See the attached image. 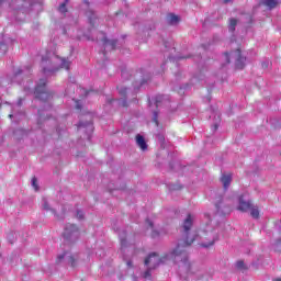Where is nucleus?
<instances>
[{"label":"nucleus","mask_w":281,"mask_h":281,"mask_svg":"<svg viewBox=\"0 0 281 281\" xmlns=\"http://www.w3.org/2000/svg\"><path fill=\"white\" fill-rule=\"evenodd\" d=\"M198 236L201 239L200 247L207 249V247H212L218 240V229L206 226L205 229L200 231Z\"/></svg>","instance_id":"obj_4"},{"label":"nucleus","mask_w":281,"mask_h":281,"mask_svg":"<svg viewBox=\"0 0 281 281\" xmlns=\"http://www.w3.org/2000/svg\"><path fill=\"white\" fill-rule=\"evenodd\" d=\"M224 58L226 63H229V58H235L237 69H243V67H245V60H247V58L243 57L239 49L235 53H231V55L226 53Z\"/></svg>","instance_id":"obj_6"},{"label":"nucleus","mask_w":281,"mask_h":281,"mask_svg":"<svg viewBox=\"0 0 281 281\" xmlns=\"http://www.w3.org/2000/svg\"><path fill=\"white\" fill-rule=\"evenodd\" d=\"M9 5L12 8L15 21H23V16H25V12H27L29 8L34 5V2L31 0H0V5Z\"/></svg>","instance_id":"obj_3"},{"label":"nucleus","mask_w":281,"mask_h":281,"mask_svg":"<svg viewBox=\"0 0 281 281\" xmlns=\"http://www.w3.org/2000/svg\"><path fill=\"white\" fill-rule=\"evenodd\" d=\"M9 117H10V119L14 117V114H10Z\"/></svg>","instance_id":"obj_30"},{"label":"nucleus","mask_w":281,"mask_h":281,"mask_svg":"<svg viewBox=\"0 0 281 281\" xmlns=\"http://www.w3.org/2000/svg\"><path fill=\"white\" fill-rule=\"evenodd\" d=\"M32 188H34L35 192H38V180L36 178H32Z\"/></svg>","instance_id":"obj_21"},{"label":"nucleus","mask_w":281,"mask_h":281,"mask_svg":"<svg viewBox=\"0 0 281 281\" xmlns=\"http://www.w3.org/2000/svg\"><path fill=\"white\" fill-rule=\"evenodd\" d=\"M237 24H238V21L236 19H231L229 25H228L229 32H234L236 30Z\"/></svg>","instance_id":"obj_17"},{"label":"nucleus","mask_w":281,"mask_h":281,"mask_svg":"<svg viewBox=\"0 0 281 281\" xmlns=\"http://www.w3.org/2000/svg\"><path fill=\"white\" fill-rule=\"evenodd\" d=\"M116 43L117 41L115 40H106L105 37H103V45L105 49H115Z\"/></svg>","instance_id":"obj_13"},{"label":"nucleus","mask_w":281,"mask_h":281,"mask_svg":"<svg viewBox=\"0 0 281 281\" xmlns=\"http://www.w3.org/2000/svg\"><path fill=\"white\" fill-rule=\"evenodd\" d=\"M262 67H263L265 69H267V67H269V61L262 63Z\"/></svg>","instance_id":"obj_27"},{"label":"nucleus","mask_w":281,"mask_h":281,"mask_svg":"<svg viewBox=\"0 0 281 281\" xmlns=\"http://www.w3.org/2000/svg\"><path fill=\"white\" fill-rule=\"evenodd\" d=\"M164 100H166L165 95H157L155 98L156 106H159V104H161V102H164Z\"/></svg>","instance_id":"obj_20"},{"label":"nucleus","mask_w":281,"mask_h":281,"mask_svg":"<svg viewBox=\"0 0 281 281\" xmlns=\"http://www.w3.org/2000/svg\"><path fill=\"white\" fill-rule=\"evenodd\" d=\"M71 61L68 59L58 57L56 53L47 52L46 56L42 58V67L45 76H49V74H56L58 69H69Z\"/></svg>","instance_id":"obj_2"},{"label":"nucleus","mask_w":281,"mask_h":281,"mask_svg":"<svg viewBox=\"0 0 281 281\" xmlns=\"http://www.w3.org/2000/svg\"><path fill=\"white\" fill-rule=\"evenodd\" d=\"M77 218H79V221H82V218H85V213L82 211H77Z\"/></svg>","instance_id":"obj_23"},{"label":"nucleus","mask_w":281,"mask_h":281,"mask_svg":"<svg viewBox=\"0 0 281 281\" xmlns=\"http://www.w3.org/2000/svg\"><path fill=\"white\" fill-rule=\"evenodd\" d=\"M228 1H232V0H225L226 3H228Z\"/></svg>","instance_id":"obj_31"},{"label":"nucleus","mask_w":281,"mask_h":281,"mask_svg":"<svg viewBox=\"0 0 281 281\" xmlns=\"http://www.w3.org/2000/svg\"><path fill=\"white\" fill-rule=\"evenodd\" d=\"M250 209H251V202L245 199V195H241L239 198V205L237 210H239V212H249Z\"/></svg>","instance_id":"obj_9"},{"label":"nucleus","mask_w":281,"mask_h":281,"mask_svg":"<svg viewBox=\"0 0 281 281\" xmlns=\"http://www.w3.org/2000/svg\"><path fill=\"white\" fill-rule=\"evenodd\" d=\"M238 265H243V262H238Z\"/></svg>","instance_id":"obj_32"},{"label":"nucleus","mask_w":281,"mask_h":281,"mask_svg":"<svg viewBox=\"0 0 281 281\" xmlns=\"http://www.w3.org/2000/svg\"><path fill=\"white\" fill-rule=\"evenodd\" d=\"M125 234L123 233L119 235V238L121 240V251L123 254V258L127 265V267H133V261L128 258V255H126V247H128V241L126 240V237H124Z\"/></svg>","instance_id":"obj_8"},{"label":"nucleus","mask_w":281,"mask_h":281,"mask_svg":"<svg viewBox=\"0 0 281 281\" xmlns=\"http://www.w3.org/2000/svg\"><path fill=\"white\" fill-rule=\"evenodd\" d=\"M126 91H128V89L124 88V89H119V93H121L122 95H124L126 93Z\"/></svg>","instance_id":"obj_25"},{"label":"nucleus","mask_w":281,"mask_h":281,"mask_svg":"<svg viewBox=\"0 0 281 281\" xmlns=\"http://www.w3.org/2000/svg\"><path fill=\"white\" fill-rule=\"evenodd\" d=\"M154 122L156 126H159V121H157V112L154 113Z\"/></svg>","instance_id":"obj_24"},{"label":"nucleus","mask_w":281,"mask_h":281,"mask_svg":"<svg viewBox=\"0 0 281 281\" xmlns=\"http://www.w3.org/2000/svg\"><path fill=\"white\" fill-rule=\"evenodd\" d=\"M146 225H148L150 232H151V236L153 238H155L156 236H159V233H157V231H155L154 226H153V222H150V220L146 221Z\"/></svg>","instance_id":"obj_16"},{"label":"nucleus","mask_w":281,"mask_h":281,"mask_svg":"<svg viewBox=\"0 0 281 281\" xmlns=\"http://www.w3.org/2000/svg\"><path fill=\"white\" fill-rule=\"evenodd\" d=\"M80 236V231H78V227L74 224H68L65 227L64 231V237L66 240H77Z\"/></svg>","instance_id":"obj_7"},{"label":"nucleus","mask_w":281,"mask_h":281,"mask_svg":"<svg viewBox=\"0 0 281 281\" xmlns=\"http://www.w3.org/2000/svg\"><path fill=\"white\" fill-rule=\"evenodd\" d=\"M167 20L170 25H177V23L179 22V16L175 14H169Z\"/></svg>","instance_id":"obj_15"},{"label":"nucleus","mask_w":281,"mask_h":281,"mask_svg":"<svg viewBox=\"0 0 281 281\" xmlns=\"http://www.w3.org/2000/svg\"><path fill=\"white\" fill-rule=\"evenodd\" d=\"M3 47L5 48V44H0V49H3Z\"/></svg>","instance_id":"obj_28"},{"label":"nucleus","mask_w":281,"mask_h":281,"mask_svg":"<svg viewBox=\"0 0 281 281\" xmlns=\"http://www.w3.org/2000/svg\"><path fill=\"white\" fill-rule=\"evenodd\" d=\"M57 260L58 262H60L61 260H66V262H68V265H71V267L75 266L74 257L69 252H64L63 255H58Z\"/></svg>","instance_id":"obj_11"},{"label":"nucleus","mask_w":281,"mask_h":281,"mask_svg":"<svg viewBox=\"0 0 281 281\" xmlns=\"http://www.w3.org/2000/svg\"><path fill=\"white\" fill-rule=\"evenodd\" d=\"M136 144L143 150H146V148H148V145L146 144V140L144 139V136H142V135L136 136Z\"/></svg>","instance_id":"obj_14"},{"label":"nucleus","mask_w":281,"mask_h":281,"mask_svg":"<svg viewBox=\"0 0 281 281\" xmlns=\"http://www.w3.org/2000/svg\"><path fill=\"white\" fill-rule=\"evenodd\" d=\"M279 3L280 0H260V4L267 8V10H274Z\"/></svg>","instance_id":"obj_10"},{"label":"nucleus","mask_w":281,"mask_h":281,"mask_svg":"<svg viewBox=\"0 0 281 281\" xmlns=\"http://www.w3.org/2000/svg\"><path fill=\"white\" fill-rule=\"evenodd\" d=\"M221 181L223 183L224 190H227V188H229V183H232V173H223Z\"/></svg>","instance_id":"obj_12"},{"label":"nucleus","mask_w":281,"mask_h":281,"mask_svg":"<svg viewBox=\"0 0 281 281\" xmlns=\"http://www.w3.org/2000/svg\"><path fill=\"white\" fill-rule=\"evenodd\" d=\"M193 223L194 216L189 214L182 225L184 240L180 241L173 251L162 258H159V255L153 252L148 256V258L145 259V266L148 268L147 271L144 273L145 280H148V278H150L151 269L159 267V265H161V262H166V260L180 262L179 272L182 280H194V274H192V272L190 271L192 269V266H190V262L188 261V254H186V249H183V247H190V245H192V243L196 240V234L190 232Z\"/></svg>","instance_id":"obj_1"},{"label":"nucleus","mask_w":281,"mask_h":281,"mask_svg":"<svg viewBox=\"0 0 281 281\" xmlns=\"http://www.w3.org/2000/svg\"><path fill=\"white\" fill-rule=\"evenodd\" d=\"M76 106H77V109H80V103L77 102Z\"/></svg>","instance_id":"obj_29"},{"label":"nucleus","mask_w":281,"mask_h":281,"mask_svg":"<svg viewBox=\"0 0 281 281\" xmlns=\"http://www.w3.org/2000/svg\"><path fill=\"white\" fill-rule=\"evenodd\" d=\"M69 2V0H66L65 3H61L59 5V12H61V14H65V12H67V3Z\"/></svg>","instance_id":"obj_19"},{"label":"nucleus","mask_w":281,"mask_h":281,"mask_svg":"<svg viewBox=\"0 0 281 281\" xmlns=\"http://www.w3.org/2000/svg\"><path fill=\"white\" fill-rule=\"evenodd\" d=\"M45 85H47V80L42 79L35 87V98L38 100H49V92L46 90Z\"/></svg>","instance_id":"obj_5"},{"label":"nucleus","mask_w":281,"mask_h":281,"mask_svg":"<svg viewBox=\"0 0 281 281\" xmlns=\"http://www.w3.org/2000/svg\"><path fill=\"white\" fill-rule=\"evenodd\" d=\"M82 126H91V123H87V124H85V123H79V128H82Z\"/></svg>","instance_id":"obj_26"},{"label":"nucleus","mask_w":281,"mask_h":281,"mask_svg":"<svg viewBox=\"0 0 281 281\" xmlns=\"http://www.w3.org/2000/svg\"><path fill=\"white\" fill-rule=\"evenodd\" d=\"M250 215L252 216V218H258V216H260V211H258V207L250 206Z\"/></svg>","instance_id":"obj_18"},{"label":"nucleus","mask_w":281,"mask_h":281,"mask_svg":"<svg viewBox=\"0 0 281 281\" xmlns=\"http://www.w3.org/2000/svg\"><path fill=\"white\" fill-rule=\"evenodd\" d=\"M42 206L44 210H49V203L47 202V199H43Z\"/></svg>","instance_id":"obj_22"}]
</instances>
